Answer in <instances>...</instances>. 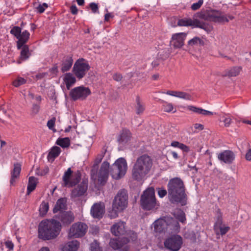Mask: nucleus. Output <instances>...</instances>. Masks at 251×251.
Returning <instances> with one entry per match:
<instances>
[{
    "mask_svg": "<svg viewBox=\"0 0 251 251\" xmlns=\"http://www.w3.org/2000/svg\"><path fill=\"white\" fill-rule=\"evenodd\" d=\"M88 182L87 179H83L82 181L72 190L71 198H76L83 196L87 191Z\"/></svg>",
    "mask_w": 251,
    "mask_h": 251,
    "instance_id": "obj_16",
    "label": "nucleus"
},
{
    "mask_svg": "<svg viewBox=\"0 0 251 251\" xmlns=\"http://www.w3.org/2000/svg\"><path fill=\"white\" fill-rule=\"evenodd\" d=\"M216 213H217V220L215 223V224L217 226H221L223 223L222 213L221 212V210L220 209H217Z\"/></svg>",
    "mask_w": 251,
    "mask_h": 251,
    "instance_id": "obj_48",
    "label": "nucleus"
},
{
    "mask_svg": "<svg viewBox=\"0 0 251 251\" xmlns=\"http://www.w3.org/2000/svg\"><path fill=\"white\" fill-rule=\"evenodd\" d=\"M91 91L88 87L79 86L73 89L70 92V96L74 100H84L90 95Z\"/></svg>",
    "mask_w": 251,
    "mask_h": 251,
    "instance_id": "obj_13",
    "label": "nucleus"
},
{
    "mask_svg": "<svg viewBox=\"0 0 251 251\" xmlns=\"http://www.w3.org/2000/svg\"><path fill=\"white\" fill-rule=\"evenodd\" d=\"M127 237L126 238L129 240V242L135 243L138 242V236L136 232L132 230H130L127 233Z\"/></svg>",
    "mask_w": 251,
    "mask_h": 251,
    "instance_id": "obj_38",
    "label": "nucleus"
},
{
    "mask_svg": "<svg viewBox=\"0 0 251 251\" xmlns=\"http://www.w3.org/2000/svg\"><path fill=\"white\" fill-rule=\"evenodd\" d=\"M21 171V164L19 163L14 164L13 170L11 172V178L10 181L11 185H14L16 179H17L19 176Z\"/></svg>",
    "mask_w": 251,
    "mask_h": 251,
    "instance_id": "obj_24",
    "label": "nucleus"
},
{
    "mask_svg": "<svg viewBox=\"0 0 251 251\" xmlns=\"http://www.w3.org/2000/svg\"><path fill=\"white\" fill-rule=\"evenodd\" d=\"M49 168H45V169H44L43 171H42V172H37V174L38 175H40V176H44V175H45L46 174H47L48 172H49Z\"/></svg>",
    "mask_w": 251,
    "mask_h": 251,
    "instance_id": "obj_64",
    "label": "nucleus"
},
{
    "mask_svg": "<svg viewBox=\"0 0 251 251\" xmlns=\"http://www.w3.org/2000/svg\"><path fill=\"white\" fill-rule=\"evenodd\" d=\"M67 200L66 198H60L58 199L53 209V213H56L58 211L61 212L67 208Z\"/></svg>",
    "mask_w": 251,
    "mask_h": 251,
    "instance_id": "obj_23",
    "label": "nucleus"
},
{
    "mask_svg": "<svg viewBox=\"0 0 251 251\" xmlns=\"http://www.w3.org/2000/svg\"><path fill=\"white\" fill-rule=\"evenodd\" d=\"M231 122L232 120L230 118H226L224 120L225 126L226 127H228L230 126V124L231 123Z\"/></svg>",
    "mask_w": 251,
    "mask_h": 251,
    "instance_id": "obj_58",
    "label": "nucleus"
},
{
    "mask_svg": "<svg viewBox=\"0 0 251 251\" xmlns=\"http://www.w3.org/2000/svg\"><path fill=\"white\" fill-rule=\"evenodd\" d=\"M49 204L48 202L43 201L40 207V213L42 216H44L46 214L49 210Z\"/></svg>",
    "mask_w": 251,
    "mask_h": 251,
    "instance_id": "obj_40",
    "label": "nucleus"
},
{
    "mask_svg": "<svg viewBox=\"0 0 251 251\" xmlns=\"http://www.w3.org/2000/svg\"><path fill=\"white\" fill-rule=\"evenodd\" d=\"M39 109L40 106L39 105L37 104H33L31 109V114L32 116L35 115L39 112Z\"/></svg>",
    "mask_w": 251,
    "mask_h": 251,
    "instance_id": "obj_50",
    "label": "nucleus"
},
{
    "mask_svg": "<svg viewBox=\"0 0 251 251\" xmlns=\"http://www.w3.org/2000/svg\"><path fill=\"white\" fill-rule=\"evenodd\" d=\"M188 109L195 113H197L201 114V108L195 107L192 105H189L188 106Z\"/></svg>",
    "mask_w": 251,
    "mask_h": 251,
    "instance_id": "obj_51",
    "label": "nucleus"
},
{
    "mask_svg": "<svg viewBox=\"0 0 251 251\" xmlns=\"http://www.w3.org/2000/svg\"><path fill=\"white\" fill-rule=\"evenodd\" d=\"M175 220L177 222L179 221L181 223H184L186 221L185 214V213L180 210L177 211V212L175 213Z\"/></svg>",
    "mask_w": 251,
    "mask_h": 251,
    "instance_id": "obj_39",
    "label": "nucleus"
},
{
    "mask_svg": "<svg viewBox=\"0 0 251 251\" xmlns=\"http://www.w3.org/2000/svg\"><path fill=\"white\" fill-rule=\"evenodd\" d=\"M72 174L73 171L71 170L70 168H68L67 170L65 172L63 176V181L64 182V186L69 187L71 179V176H73Z\"/></svg>",
    "mask_w": 251,
    "mask_h": 251,
    "instance_id": "obj_34",
    "label": "nucleus"
},
{
    "mask_svg": "<svg viewBox=\"0 0 251 251\" xmlns=\"http://www.w3.org/2000/svg\"><path fill=\"white\" fill-rule=\"evenodd\" d=\"M153 226L154 230L159 233L171 231L172 233H176L180 230L178 222L168 216L156 220L153 223Z\"/></svg>",
    "mask_w": 251,
    "mask_h": 251,
    "instance_id": "obj_4",
    "label": "nucleus"
},
{
    "mask_svg": "<svg viewBox=\"0 0 251 251\" xmlns=\"http://www.w3.org/2000/svg\"><path fill=\"white\" fill-rule=\"evenodd\" d=\"M167 193V192L165 189L158 188V194L160 198H163L164 197L165 195H166Z\"/></svg>",
    "mask_w": 251,
    "mask_h": 251,
    "instance_id": "obj_54",
    "label": "nucleus"
},
{
    "mask_svg": "<svg viewBox=\"0 0 251 251\" xmlns=\"http://www.w3.org/2000/svg\"><path fill=\"white\" fill-rule=\"evenodd\" d=\"M187 33L180 32L174 34L170 41L171 45L175 49L181 48L184 45Z\"/></svg>",
    "mask_w": 251,
    "mask_h": 251,
    "instance_id": "obj_18",
    "label": "nucleus"
},
{
    "mask_svg": "<svg viewBox=\"0 0 251 251\" xmlns=\"http://www.w3.org/2000/svg\"><path fill=\"white\" fill-rule=\"evenodd\" d=\"M98 168V164H95L93 165L91 169V177L94 179H96L97 178Z\"/></svg>",
    "mask_w": 251,
    "mask_h": 251,
    "instance_id": "obj_45",
    "label": "nucleus"
},
{
    "mask_svg": "<svg viewBox=\"0 0 251 251\" xmlns=\"http://www.w3.org/2000/svg\"><path fill=\"white\" fill-rule=\"evenodd\" d=\"M196 17L205 21L218 23L228 22L226 17L222 14L221 12L215 10H204L196 14Z\"/></svg>",
    "mask_w": 251,
    "mask_h": 251,
    "instance_id": "obj_5",
    "label": "nucleus"
},
{
    "mask_svg": "<svg viewBox=\"0 0 251 251\" xmlns=\"http://www.w3.org/2000/svg\"><path fill=\"white\" fill-rule=\"evenodd\" d=\"M55 121V117H52L50 120H49L47 123V126L48 128L52 130L54 132L56 131V130L54 128Z\"/></svg>",
    "mask_w": 251,
    "mask_h": 251,
    "instance_id": "obj_47",
    "label": "nucleus"
},
{
    "mask_svg": "<svg viewBox=\"0 0 251 251\" xmlns=\"http://www.w3.org/2000/svg\"><path fill=\"white\" fill-rule=\"evenodd\" d=\"M166 94L169 95L178 97L179 98L187 100H190L191 99V96L188 93L176 91H168Z\"/></svg>",
    "mask_w": 251,
    "mask_h": 251,
    "instance_id": "obj_27",
    "label": "nucleus"
},
{
    "mask_svg": "<svg viewBox=\"0 0 251 251\" xmlns=\"http://www.w3.org/2000/svg\"><path fill=\"white\" fill-rule=\"evenodd\" d=\"M235 155L230 150H226L218 154V158L226 164H231L234 160Z\"/></svg>",
    "mask_w": 251,
    "mask_h": 251,
    "instance_id": "obj_20",
    "label": "nucleus"
},
{
    "mask_svg": "<svg viewBox=\"0 0 251 251\" xmlns=\"http://www.w3.org/2000/svg\"><path fill=\"white\" fill-rule=\"evenodd\" d=\"M112 233L116 236H120L126 233L125 223L123 222H119L113 225L111 227Z\"/></svg>",
    "mask_w": 251,
    "mask_h": 251,
    "instance_id": "obj_22",
    "label": "nucleus"
},
{
    "mask_svg": "<svg viewBox=\"0 0 251 251\" xmlns=\"http://www.w3.org/2000/svg\"><path fill=\"white\" fill-rule=\"evenodd\" d=\"M177 25L179 26H194L204 29L207 32H210L212 29V26L208 24L201 22L198 19L194 20L190 19L179 20Z\"/></svg>",
    "mask_w": 251,
    "mask_h": 251,
    "instance_id": "obj_10",
    "label": "nucleus"
},
{
    "mask_svg": "<svg viewBox=\"0 0 251 251\" xmlns=\"http://www.w3.org/2000/svg\"><path fill=\"white\" fill-rule=\"evenodd\" d=\"M203 2V0H199L198 2L193 3L191 5V8L193 10H194V11L197 10L199 9L201 7Z\"/></svg>",
    "mask_w": 251,
    "mask_h": 251,
    "instance_id": "obj_49",
    "label": "nucleus"
},
{
    "mask_svg": "<svg viewBox=\"0 0 251 251\" xmlns=\"http://www.w3.org/2000/svg\"><path fill=\"white\" fill-rule=\"evenodd\" d=\"M29 33L27 30H25L21 33V36L18 40H21V41H22L23 43H26L29 38Z\"/></svg>",
    "mask_w": 251,
    "mask_h": 251,
    "instance_id": "obj_43",
    "label": "nucleus"
},
{
    "mask_svg": "<svg viewBox=\"0 0 251 251\" xmlns=\"http://www.w3.org/2000/svg\"><path fill=\"white\" fill-rule=\"evenodd\" d=\"M90 69L88 62L83 58H80L75 62L73 70L76 77L80 79L85 75Z\"/></svg>",
    "mask_w": 251,
    "mask_h": 251,
    "instance_id": "obj_9",
    "label": "nucleus"
},
{
    "mask_svg": "<svg viewBox=\"0 0 251 251\" xmlns=\"http://www.w3.org/2000/svg\"><path fill=\"white\" fill-rule=\"evenodd\" d=\"M105 211V206L103 203H96L92 206L91 214L94 218H102Z\"/></svg>",
    "mask_w": 251,
    "mask_h": 251,
    "instance_id": "obj_19",
    "label": "nucleus"
},
{
    "mask_svg": "<svg viewBox=\"0 0 251 251\" xmlns=\"http://www.w3.org/2000/svg\"><path fill=\"white\" fill-rule=\"evenodd\" d=\"M61 226L60 222L55 219L42 221L38 226V237L44 240L55 239L59 234Z\"/></svg>",
    "mask_w": 251,
    "mask_h": 251,
    "instance_id": "obj_2",
    "label": "nucleus"
},
{
    "mask_svg": "<svg viewBox=\"0 0 251 251\" xmlns=\"http://www.w3.org/2000/svg\"><path fill=\"white\" fill-rule=\"evenodd\" d=\"M56 144L62 148H68L70 145V140L68 137L59 138L57 140Z\"/></svg>",
    "mask_w": 251,
    "mask_h": 251,
    "instance_id": "obj_36",
    "label": "nucleus"
},
{
    "mask_svg": "<svg viewBox=\"0 0 251 251\" xmlns=\"http://www.w3.org/2000/svg\"><path fill=\"white\" fill-rule=\"evenodd\" d=\"M55 217L62 223L63 226H68L75 220L74 213L71 211L59 212Z\"/></svg>",
    "mask_w": 251,
    "mask_h": 251,
    "instance_id": "obj_17",
    "label": "nucleus"
},
{
    "mask_svg": "<svg viewBox=\"0 0 251 251\" xmlns=\"http://www.w3.org/2000/svg\"><path fill=\"white\" fill-rule=\"evenodd\" d=\"M122 78V75L120 74H115L113 76V79L116 81H121Z\"/></svg>",
    "mask_w": 251,
    "mask_h": 251,
    "instance_id": "obj_57",
    "label": "nucleus"
},
{
    "mask_svg": "<svg viewBox=\"0 0 251 251\" xmlns=\"http://www.w3.org/2000/svg\"><path fill=\"white\" fill-rule=\"evenodd\" d=\"M79 243L74 240L65 244L62 248V251H76L79 247Z\"/></svg>",
    "mask_w": 251,
    "mask_h": 251,
    "instance_id": "obj_25",
    "label": "nucleus"
},
{
    "mask_svg": "<svg viewBox=\"0 0 251 251\" xmlns=\"http://www.w3.org/2000/svg\"><path fill=\"white\" fill-rule=\"evenodd\" d=\"M135 112L137 115L142 114L145 110V106L139 96L136 97L135 104Z\"/></svg>",
    "mask_w": 251,
    "mask_h": 251,
    "instance_id": "obj_29",
    "label": "nucleus"
},
{
    "mask_svg": "<svg viewBox=\"0 0 251 251\" xmlns=\"http://www.w3.org/2000/svg\"><path fill=\"white\" fill-rule=\"evenodd\" d=\"M21 28L17 26L13 27L10 30V33L13 35L18 39L21 36Z\"/></svg>",
    "mask_w": 251,
    "mask_h": 251,
    "instance_id": "obj_42",
    "label": "nucleus"
},
{
    "mask_svg": "<svg viewBox=\"0 0 251 251\" xmlns=\"http://www.w3.org/2000/svg\"><path fill=\"white\" fill-rule=\"evenodd\" d=\"M140 202L144 210H150L155 207L156 201L153 188H149L143 192L141 196Z\"/></svg>",
    "mask_w": 251,
    "mask_h": 251,
    "instance_id": "obj_6",
    "label": "nucleus"
},
{
    "mask_svg": "<svg viewBox=\"0 0 251 251\" xmlns=\"http://www.w3.org/2000/svg\"><path fill=\"white\" fill-rule=\"evenodd\" d=\"M70 10H71V13L73 15H76L77 14L78 9L75 5H72L70 7Z\"/></svg>",
    "mask_w": 251,
    "mask_h": 251,
    "instance_id": "obj_61",
    "label": "nucleus"
},
{
    "mask_svg": "<svg viewBox=\"0 0 251 251\" xmlns=\"http://www.w3.org/2000/svg\"><path fill=\"white\" fill-rule=\"evenodd\" d=\"M81 179V173L79 171H77L72 176L69 187H72L77 184Z\"/></svg>",
    "mask_w": 251,
    "mask_h": 251,
    "instance_id": "obj_35",
    "label": "nucleus"
},
{
    "mask_svg": "<svg viewBox=\"0 0 251 251\" xmlns=\"http://www.w3.org/2000/svg\"><path fill=\"white\" fill-rule=\"evenodd\" d=\"M106 151V150H105L104 151L101 153V154L98 155V157L96 159V160L97 161V164H98V163H99L101 162L103 157L104 156V154H105Z\"/></svg>",
    "mask_w": 251,
    "mask_h": 251,
    "instance_id": "obj_59",
    "label": "nucleus"
},
{
    "mask_svg": "<svg viewBox=\"0 0 251 251\" xmlns=\"http://www.w3.org/2000/svg\"><path fill=\"white\" fill-rule=\"evenodd\" d=\"M6 247L8 248L10 250H12L13 249L14 245L11 241H6L5 243Z\"/></svg>",
    "mask_w": 251,
    "mask_h": 251,
    "instance_id": "obj_63",
    "label": "nucleus"
},
{
    "mask_svg": "<svg viewBox=\"0 0 251 251\" xmlns=\"http://www.w3.org/2000/svg\"><path fill=\"white\" fill-rule=\"evenodd\" d=\"M89 7L93 13H97L99 10V7L97 3L92 2L89 4Z\"/></svg>",
    "mask_w": 251,
    "mask_h": 251,
    "instance_id": "obj_52",
    "label": "nucleus"
},
{
    "mask_svg": "<svg viewBox=\"0 0 251 251\" xmlns=\"http://www.w3.org/2000/svg\"><path fill=\"white\" fill-rule=\"evenodd\" d=\"M87 226L83 223L74 224L70 227L68 236L70 238H79L83 236L86 233Z\"/></svg>",
    "mask_w": 251,
    "mask_h": 251,
    "instance_id": "obj_12",
    "label": "nucleus"
},
{
    "mask_svg": "<svg viewBox=\"0 0 251 251\" xmlns=\"http://www.w3.org/2000/svg\"><path fill=\"white\" fill-rule=\"evenodd\" d=\"M128 204L127 191L125 189L118 191L113 201V209L115 211H121L124 210Z\"/></svg>",
    "mask_w": 251,
    "mask_h": 251,
    "instance_id": "obj_8",
    "label": "nucleus"
},
{
    "mask_svg": "<svg viewBox=\"0 0 251 251\" xmlns=\"http://www.w3.org/2000/svg\"><path fill=\"white\" fill-rule=\"evenodd\" d=\"M152 160L147 154L139 157L131 171L132 177L136 181H141L150 172L152 166Z\"/></svg>",
    "mask_w": 251,
    "mask_h": 251,
    "instance_id": "obj_3",
    "label": "nucleus"
},
{
    "mask_svg": "<svg viewBox=\"0 0 251 251\" xmlns=\"http://www.w3.org/2000/svg\"><path fill=\"white\" fill-rule=\"evenodd\" d=\"M109 163L107 161L103 162L100 167L98 174V180L102 183L108 178L109 175Z\"/></svg>",
    "mask_w": 251,
    "mask_h": 251,
    "instance_id": "obj_21",
    "label": "nucleus"
},
{
    "mask_svg": "<svg viewBox=\"0 0 251 251\" xmlns=\"http://www.w3.org/2000/svg\"><path fill=\"white\" fill-rule=\"evenodd\" d=\"M198 44H199L200 45L203 46L204 42L203 40L198 37H194L188 42V45L191 46L197 45Z\"/></svg>",
    "mask_w": 251,
    "mask_h": 251,
    "instance_id": "obj_41",
    "label": "nucleus"
},
{
    "mask_svg": "<svg viewBox=\"0 0 251 251\" xmlns=\"http://www.w3.org/2000/svg\"><path fill=\"white\" fill-rule=\"evenodd\" d=\"M73 63V59L70 56H67L62 63L61 71L63 73L69 71L71 68Z\"/></svg>",
    "mask_w": 251,
    "mask_h": 251,
    "instance_id": "obj_28",
    "label": "nucleus"
},
{
    "mask_svg": "<svg viewBox=\"0 0 251 251\" xmlns=\"http://www.w3.org/2000/svg\"><path fill=\"white\" fill-rule=\"evenodd\" d=\"M37 183V179L34 176H30L28 179L27 188V195H29L31 192L35 190Z\"/></svg>",
    "mask_w": 251,
    "mask_h": 251,
    "instance_id": "obj_33",
    "label": "nucleus"
},
{
    "mask_svg": "<svg viewBox=\"0 0 251 251\" xmlns=\"http://www.w3.org/2000/svg\"><path fill=\"white\" fill-rule=\"evenodd\" d=\"M201 114H202L204 116H211L213 115V113L212 112L201 108Z\"/></svg>",
    "mask_w": 251,
    "mask_h": 251,
    "instance_id": "obj_56",
    "label": "nucleus"
},
{
    "mask_svg": "<svg viewBox=\"0 0 251 251\" xmlns=\"http://www.w3.org/2000/svg\"><path fill=\"white\" fill-rule=\"evenodd\" d=\"M241 69L242 68L241 67H234L230 69L224 76H228L229 77L236 76L239 74Z\"/></svg>",
    "mask_w": 251,
    "mask_h": 251,
    "instance_id": "obj_37",
    "label": "nucleus"
},
{
    "mask_svg": "<svg viewBox=\"0 0 251 251\" xmlns=\"http://www.w3.org/2000/svg\"><path fill=\"white\" fill-rule=\"evenodd\" d=\"M182 239L179 235H174L167 239L164 242L165 248L172 251H177L181 248Z\"/></svg>",
    "mask_w": 251,
    "mask_h": 251,
    "instance_id": "obj_14",
    "label": "nucleus"
},
{
    "mask_svg": "<svg viewBox=\"0 0 251 251\" xmlns=\"http://www.w3.org/2000/svg\"><path fill=\"white\" fill-rule=\"evenodd\" d=\"M157 50L158 53L156 59L151 63L153 67H156L162 63L164 60L169 57L170 54L169 48L165 45L158 46Z\"/></svg>",
    "mask_w": 251,
    "mask_h": 251,
    "instance_id": "obj_11",
    "label": "nucleus"
},
{
    "mask_svg": "<svg viewBox=\"0 0 251 251\" xmlns=\"http://www.w3.org/2000/svg\"><path fill=\"white\" fill-rule=\"evenodd\" d=\"M174 107L172 103H167V104L164 106V111L166 112H170L173 110Z\"/></svg>",
    "mask_w": 251,
    "mask_h": 251,
    "instance_id": "obj_53",
    "label": "nucleus"
},
{
    "mask_svg": "<svg viewBox=\"0 0 251 251\" xmlns=\"http://www.w3.org/2000/svg\"><path fill=\"white\" fill-rule=\"evenodd\" d=\"M130 135L131 133L129 130L123 129L118 138V141L120 144H125L130 140Z\"/></svg>",
    "mask_w": 251,
    "mask_h": 251,
    "instance_id": "obj_26",
    "label": "nucleus"
},
{
    "mask_svg": "<svg viewBox=\"0 0 251 251\" xmlns=\"http://www.w3.org/2000/svg\"><path fill=\"white\" fill-rule=\"evenodd\" d=\"M168 193L170 201L172 203H180L185 205L187 197L183 181L175 177L170 180L168 184Z\"/></svg>",
    "mask_w": 251,
    "mask_h": 251,
    "instance_id": "obj_1",
    "label": "nucleus"
},
{
    "mask_svg": "<svg viewBox=\"0 0 251 251\" xmlns=\"http://www.w3.org/2000/svg\"><path fill=\"white\" fill-rule=\"evenodd\" d=\"M127 168L126 159L124 158H120L111 166L110 173L113 178L118 180L125 175Z\"/></svg>",
    "mask_w": 251,
    "mask_h": 251,
    "instance_id": "obj_7",
    "label": "nucleus"
},
{
    "mask_svg": "<svg viewBox=\"0 0 251 251\" xmlns=\"http://www.w3.org/2000/svg\"><path fill=\"white\" fill-rule=\"evenodd\" d=\"M30 55V53L29 52V48L28 46L25 45L22 49L20 53V57L17 61L18 63L20 64L21 63L22 61L26 60L29 58Z\"/></svg>",
    "mask_w": 251,
    "mask_h": 251,
    "instance_id": "obj_31",
    "label": "nucleus"
},
{
    "mask_svg": "<svg viewBox=\"0 0 251 251\" xmlns=\"http://www.w3.org/2000/svg\"><path fill=\"white\" fill-rule=\"evenodd\" d=\"M129 242V240L126 238L123 237L120 239H112L109 242V246L114 250H119V251H128L129 247L127 244Z\"/></svg>",
    "mask_w": 251,
    "mask_h": 251,
    "instance_id": "obj_15",
    "label": "nucleus"
},
{
    "mask_svg": "<svg viewBox=\"0 0 251 251\" xmlns=\"http://www.w3.org/2000/svg\"><path fill=\"white\" fill-rule=\"evenodd\" d=\"M90 249L91 251H102L100 247L99 242L96 240L94 241V242L91 244Z\"/></svg>",
    "mask_w": 251,
    "mask_h": 251,
    "instance_id": "obj_46",
    "label": "nucleus"
},
{
    "mask_svg": "<svg viewBox=\"0 0 251 251\" xmlns=\"http://www.w3.org/2000/svg\"><path fill=\"white\" fill-rule=\"evenodd\" d=\"M229 229V227L228 226H226V227H220V230L221 234L222 235H225L228 231Z\"/></svg>",
    "mask_w": 251,
    "mask_h": 251,
    "instance_id": "obj_60",
    "label": "nucleus"
},
{
    "mask_svg": "<svg viewBox=\"0 0 251 251\" xmlns=\"http://www.w3.org/2000/svg\"><path fill=\"white\" fill-rule=\"evenodd\" d=\"M245 158L247 161H251V148L249 149L246 152Z\"/></svg>",
    "mask_w": 251,
    "mask_h": 251,
    "instance_id": "obj_62",
    "label": "nucleus"
},
{
    "mask_svg": "<svg viewBox=\"0 0 251 251\" xmlns=\"http://www.w3.org/2000/svg\"><path fill=\"white\" fill-rule=\"evenodd\" d=\"M26 82V80L24 79L23 77H19L17 78V79L15 80L13 82V85L16 87H18L21 86V85H23L24 84H25Z\"/></svg>",
    "mask_w": 251,
    "mask_h": 251,
    "instance_id": "obj_44",
    "label": "nucleus"
},
{
    "mask_svg": "<svg viewBox=\"0 0 251 251\" xmlns=\"http://www.w3.org/2000/svg\"><path fill=\"white\" fill-rule=\"evenodd\" d=\"M179 148L186 152H188L190 151L189 147L182 143H181Z\"/></svg>",
    "mask_w": 251,
    "mask_h": 251,
    "instance_id": "obj_55",
    "label": "nucleus"
},
{
    "mask_svg": "<svg viewBox=\"0 0 251 251\" xmlns=\"http://www.w3.org/2000/svg\"><path fill=\"white\" fill-rule=\"evenodd\" d=\"M61 152V149L57 146L53 147L48 155L49 161H53L55 158L57 157Z\"/></svg>",
    "mask_w": 251,
    "mask_h": 251,
    "instance_id": "obj_32",
    "label": "nucleus"
},
{
    "mask_svg": "<svg viewBox=\"0 0 251 251\" xmlns=\"http://www.w3.org/2000/svg\"><path fill=\"white\" fill-rule=\"evenodd\" d=\"M63 80L68 90H69L71 87L75 84L76 81L75 77L72 74L70 73L65 75Z\"/></svg>",
    "mask_w": 251,
    "mask_h": 251,
    "instance_id": "obj_30",
    "label": "nucleus"
}]
</instances>
